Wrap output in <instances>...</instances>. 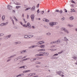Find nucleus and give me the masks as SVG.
I'll return each instance as SVG.
<instances>
[{
	"mask_svg": "<svg viewBox=\"0 0 77 77\" xmlns=\"http://www.w3.org/2000/svg\"><path fill=\"white\" fill-rule=\"evenodd\" d=\"M34 27L33 26H32V29H34Z\"/></svg>",
	"mask_w": 77,
	"mask_h": 77,
	"instance_id": "5fc2aeb1",
	"label": "nucleus"
},
{
	"mask_svg": "<svg viewBox=\"0 0 77 77\" xmlns=\"http://www.w3.org/2000/svg\"><path fill=\"white\" fill-rule=\"evenodd\" d=\"M44 11H43L41 12V14H44Z\"/></svg>",
	"mask_w": 77,
	"mask_h": 77,
	"instance_id": "a19ab883",
	"label": "nucleus"
},
{
	"mask_svg": "<svg viewBox=\"0 0 77 77\" xmlns=\"http://www.w3.org/2000/svg\"><path fill=\"white\" fill-rule=\"evenodd\" d=\"M23 27H26L27 26L26 25H23Z\"/></svg>",
	"mask_w": 77,
	"mask_h": 77,
	"instance_id": "4c0bfd02",
	"label": "nucleus"
},
{
	"mask_svg": "<svg viewBox=\"0 0 77 77\" xmlns=\"http://www.w3.org/2000/svg\"><path fill=\"white\" fill-rule=\"evenodd\" d=\"M11 35H9L8 36V38H10V37H11Z\"/></svg>",
	"mask_w": 77,
	"mask_h": 77,
	"instance_id": "8fccbe9b",
	"label": "nucleus"
},
{
	"mask_svg": "<svg viewBox=\"0 0 77 77\" xmlns=\"http://www.w3.org/2000/svg\"><path fill=\"white\" fill-rule=\"evenodd\" d=\"M60 42V40H58L57 41L55 42V43H56V44H59Z\"/></svg>",
	"mask_w": 77,
	"mask_h": 77,
	"instance_id": "1a4fd4ad",
	"label": "nucleus"
},
{
	"mask_svg": "<svg viewBox=\"0 0 77 77\" xmlns=\"http://www.w3.org/2000/svg\"><path fill=\"white\" fill-rule=\"evenodd\" d=\"M6 24H7V23H1L0 25L1 26H5V25H6Z\"/></svg>",
	"mask_w": 77,
	"mask_h": 77,
	"instance_id": "4468645a",
	"label": "nucleus"
},
{
	"mask_svg": "<svg viewBox=\"0 0 77 77\" xmlns=\"http://www.w3.org/2000/svg\"><path fill=\"white\" fill-rule=\"evenodd\" d=\"M9 60H8L7 61V62H8L9 61Z\"/></svg>",
	"mask_w": 77,
	"mask_h": 77,
	"instance_id": "69168bd1",
	"label": "nucleus"
},
{
	"mask_svg": "<svg viewBox=\"0 0 77 77\" xmlns=\"http://www.w3.org/2000/svg\"><path fill=\"white\" fill-rule=\"evenodd\" d=\"M35 16H34V14H32L31 15V18L32 20V21H33L34 20V17Z\"/></svg>",
	"mask_w": 77,
	"mask_h": 77,
	"instance_id": "39448f33",
	"label": "nucleus"
},
{
	"mask_svg": "<svg viewBox=\"0 0 77 77\" xmlns=\"http://www.w3.org/2000/svg\"><path fill=\"white\" fill-rule=\"evenodd\" d=\"M36 67H39V66H36Z\"/></svg>",
	"mask_w": 77,
	"mask_h": 77,
	"instance_id": "052dcab7",
	"label": "nucleus"
},
{
	"mask_svg": "<svg viewBox=\"0 0 77 77\" xmlns=\"http://www.w3.org/2000/svg\"><path fill=\"white\" fill-rule=\"evenodd\" d=\"M72 3H75V2H74V1H71Z\"/></svg>",
	"mask_w": 77,
	"mask_h": 77,
	"instance_id": "de8ad7c7",
	"label": "nucleus"
},
{
	"mask_svg": "<svg viewBox=\"0 0 77 77\" xmlns=\"http://www.w3.org/2000/svg\"><path fill=\"white\" fill-rule=\"evenodd\" d=\"M23 75H24V74L22 73V74H19L17 76V77H19V76H23Z\"/></svg>",
	"mask_w": 77,
	"mask_h": 77,
	"instance_id": "dca6fc26",
	"label": "nucleus"
},
{
	"mask_svg": "<svg viewBox=\"0 0 77 77\" xmlns=\"http://www.w3.org/2000/svg\"><path fill=\"white\" fill-rule=\"evenodd\" d=\"M45 50V49H40L38 50V51H44Z\"/></svg>",
	"mask_w": 77,
	"mask_h": 77,
	"instance_id": "f8f14e48",
	"label": "nucleus"
},
{
	"mask_svg": "<svg viewBox=\"0 0 77 77\" xmlns=\"http://www.w3.org/2000/svg\"><path fill=\"white\" fill-rule=\"evenodd\" d=\"M53 25H56V24H57V22H52Z\"/></svg>",
	"mask_w": 77,
	"mask_h": 77,
	"instance_id": "412c9836",
	"label": "nucleus"
},
{
	"mask_svg": "<svg viewBox=\"0 0 77 77\" xmlns=\"http://www.w3.org/2000/svg\"><path fill=\"white\" fill-rule=\"evenodd\" d=\"M37 12L38 14H39V12H39V9H38L37 10Z\"/></svg>",
	"mask_w": 77,
	"mask_h": 77,
	"instance_id": "473e14b6",
	"label": "nucleus"
},
{
	"mask_svg": "<svg viewBox=\"0 0 77 77\" xmlns=\"http://www.w3.org/2000/svg\"><path fill=\"white\" fill-rule=\"evenodd\" d=\"M39 4H38L37 5V8L39 7Z\"/></svg>",
	"mask_w": 77,
	"mask_h": 77,
	"instance_id": "37998d69",
	"label": "nucleus"
},
{
	"mask_svg": "<svg viewBox=\"0 0 77 77\" xmlns=\"http://www.w3.org/2000/svg\"><path fill=\"white\" fill-rule=\"evenodd\" d=\"M26 52V51H23L21 52V53H25Z\"/></svg>",
	"mask_w": 77,
	"mask_h": 77,
	"instance_id": "79ce46f5",
	"label": "nucleus"
},
{
	"mask_svg": "<svg viewBox=\"0 0 77 77\" xmlns=\"http://www.w3.org/2000/svg\"><path fill=\"white\" fill-rule=\"evenodd\" d=\"M20 24H21L22 25H23V23H22L21 22H20Z\"/></svg>",
	"mask_w": 77,
	"mask_h": 77,
	"instance_id": "603ef678",
	"label": "nucleus"
},
{
	"mask_svg": "<svg viewBox=\"0 0 77 77\" xmlns=\"http://www.w3.org/2000/svg\"><path fill=\"white\" fill-rule=\"evenodd\" d=\"M48 12H50V11H49V10H48Z\"/></svg>",
	"mask_w": 77,
	"mask_h": 77,
	"instance_id": "e2e57ef3",
	"label": "nucleus"
},
{
	"mask_svg": "<svg viewBox=\"0 0 77 77\" xmlns=\"http://www.w3.org/2000/svg\"><path fill=\"white\" fill-rule=\"evenodd\" d=\"M51 34L50 33H47V35H50Z\"/></svg>",
	"mask_w": 77,
	"mask_h": 77,
	"instance_id": "58836bf2",
	"label": "nucleus"
},
{
	"mask_svg": "<svg viewBox=\"0 0 77 77\" xmlns=\"http://www.w3.org/2000/svg\"><path fill=\"white\" fill-rule=\"evenodd\" d=\"M35 75V73H30L28 75V76H32L33 75Z\"/></svg>",
	"mask_w": 77,
	"mask_h": 77,
	"instance_id": "6e6552de",
	"label": "nucleus"
},
{
	"mask_svg": "<svg viewBox=\"0 0 77 77\" xmlns=\"http://www.w3.org/2000/svg\"><path fill=\"white\" fill-rule=\"evenodd\" d=\"M68 26H69V27H73V25H68Z\"/></svg>",
	"mask_w": 77,
	"mask_h": 77,
	"instance_id": "cd10ccee",
	"label": "nucleus"
},
{
	"mask_svg": "<svg viewBox=\"0 0 77 77\" xmlns=\"http://www.w3.org/2000/svg\"><path fill=\"white\" fill-rule=\"evenodd\" d=\"M57 74H58V75H60V76H62V77H63V76H64V75H63V72L60 71L57 72Z\"/></svg>",
	"mask_w": 77,
	"mask_h": 77,
	"instance_id": "f03ea898",
	"label": "nucleus"
},
{
	"mask_svg": "<svg viewBox=\"0 0 77 77\" xmlns=\"http://www.w3.org/2000/svg\"><path fill=\"white\" fill-rule=\"evenodd\" d=\"M5 15H3L2 17V20H5Z\"/></svg>",
	"mask_w": 77,
	"mask_h": 77,
	"instance_id": "b1692460",
	"label": "nucleus"
},
{
	"mask_svg": "<svg viewBox=\"0 0 77 77\" xmlns=\"http://www.w3.org/2000/svg\"><path fill=\"white\" fill-rule=\"evenodd\" d=\"M20 7H21V6H17L16 8L17 9H18Z\"/></svg>",
	"mask_w": 77,
	"mask_h": 77,
	"instance_id": "2f4dec72",
	"label": "nucleus"
},
{
	"mask_svg": "<svg viewBox=\"0 0 77 77\" xmlns=\"http://www.w3.org/2000/svg\"><path fill=\"white\" fill-rule=\"evenodd\" d=\"M75 64L76 65H77V61H76V63H75Z\"/></svg>",
	"mask_w": 77,
	"mask_h": 77,
	"instance_id": "13d9d810",
	"label": "nucleus"
},
{
	"mask_svg": "<svg viewBox=\"0 0 77 77\" xmlns=\"http://www.w3.org/2000/svg\"><path fill=\"white\" fill-rule=\"evenodd\" d=\"M30 9V8H27L25 9V11H27L28 10H29Z\"/></svg>",
	"mask_w": 77,
	"mask_h": 77,
	"instance_id": "c85d7f7f",
	"label": "nucleus"
},
{
	"mask_svg": "<svg viewBox=\"0 0 77 77\" xmlns=\"http://www.w3.org/2000/svg\"><path fill=\"white\" fill-rule=\"evenodd\" d=\"M26 57H24V58H26Z\"/></svg>",
	"mask_w": 77,
	"mask_h": 77,
	"instance_id": "774afa93",
	"label": "nucleus"
},
{
	"mask_svg": "<svg viewBox=\"0 0 77 77\" xmlns=\"http://www.w3.org/2000/svg\"><path fill=\"white\" fill-rule=\"evenodd\" d=\"M20 42H16V44H20Z\"/></svg>",
	"mask_w": 77,
	"mask_h": 77,
	"instance_id": "ea45409f",
	"label": "nucleus"
},
{
	"mask_svg": "<svg viewBox=\"0 0 77 77\" xmlns=\"http://www.w3.org/2000/svg\"><path fill=\"white\" fill-rule=\"evenodd\" d=\"M73 59L75 60H77V57L74 56L73 57Z\"/></svg>",
	"mask_w": 77,
	"mask_h": 77,
	"instance_id": "393cba45",
	"label": "nucleus"
},
{
	"mask_svg": "<svg viewBox=\"0 0 77 77\" xmlns=\"http://www.w3.org/2000/svg\"><path fill=\"white\" fill-rule=\"evenodd\" d=\"M61 30H63L65 32H66L67 33H69V32L67 30L65 29V28L62 27L61 28Z\"/></svg>",
	"mask_w": 77,
	"mask_h": 77,
	"instance_id": "7ed1b4c3",
	"label": "nucleus"
},
{
	"mask_svg": "<svg viewBox=\"0 0 77 77\" xmlns=\"http://www.w3.org/2000/svg\"><path fill=\"white\" fill-rule=\"evenodd\" d=\"M24 37L25 38H31V37H29V36H28V35H25Z\"/></svg>",
	"mask_w": 77,
	"mask_h": 77,
	"instance_id": "2eb2a0df",
	"label": "nucleus"
},
{
	"mask_svg": "<svg viewBox=\"0 0 77 77\" xmlns=\"http://www.w3.org/2000/svg\"><path fill=\"white\" fill-rule=\"evenodd\" d=\"M35 6H34L32 7L31 10H32V11H33L34 10H35Z\"/></svg>",
	"mask_w": 77,
	"mask_h": 77,
	"instance_id": "a211bd4d",
	"label": "nucleus"
},
{
	"mask_svg": "<svg viewBox=\"0 0 77 77\" xmlns=\"http://www.w3.org/2000/svg\"><path fill=\"white\" fill-rule=\"evenodd\" d=\"M41 58H39V57H37V59H41Z\"/></svg>",
	"mask_w": 77,
	"mask_h": 77,
	"instance_id": "864d4df0",
	"label": "nucleus"
},
{
	"mask_svg": "<svg viewBox=\"0 0 77 77\" xmlns=\"http://www.w3.org/2000/svg\"><path fill=\"white\" fill-rule=\"evenodd\" d=\"M3 34H0V36H3Z\"/></svg>",
	"mask_w": 77,
	"mask_h": 77,
	"instance_id": "a18cd8bd",
	"label": "nucleus"
},
{
	"mask_svg": "<svg viewBox=\"0 0 77 77\" xmlns=\"http://www.w3.org/2000/svg\"><path fill=\"white\" fill-rule=\"evenodd\" d=\"M62 11V10H61L60 11H59V10H56V12H59L60 13V14H62V12H63V11Z\"/></svg>",
	"mask_w": 77,
	"mask_h": 77,
	"instance_id": "423d86ee",
	"label": "nucleus"
},
{
	"mask_svg": "<svg viewBox=\"0 0 77 77\" xmlns=\"http://www.w3.org/2000/svg\"><path fill=\"white\" fill-rule=\"evenodd\" d=\"M43 43H44V42L42 41H40L38 42V44L39 45H41V44H42Z\"/></svg>",
	"mask_w": 77,
	"mask_h": 77,
	"instance_id": "ddd939ff",
	"label": "nucleus"
},
{
	"mask_svg": "<svg viewBox=\"0 0 77 77\" xmlns=\"http://www.w3.org/2000/svg\"><path fill=\"white\" fill-rule=\"evenodd\" d=\"M43 20L44 21H46V22H49V20H48L46 19H43Z\"/></svg>",
	"mask_w": 77,
	"mask_h": 77,
	"instance_id": "9d476101",
	"label": "nucleus"
},
{
	"mask_svg": "<svg viewBox=\"0 0 77 77\" xmlns=\"http://www.w3.org/2000/svg\"><path fill=\"white\" fill-rule=\"evenodd\" d=\"M11 21L13 22V24H14V20H11Z\"/></svg>",
	"mask_w": 77,
	"mask_h": 77,
	"instance_id": "49530a36",
	"label": "nucleus"
},
{
	"mask_svg": "<svg viewBox=\"0 0 77 77\" xmlns=\"http://www.w3.org/2000/svg\"><path fill=\"white\" fill-rule=\"evenodd\" d=\"M64 40L65 41H69V40L67 38H66V37H64Z\"/></svg>",
	"mask_w": 77,
	"mask_h": 77,
	"instance_id": "6ab92c4d",
	"label": "nucleus"
},
{
	"mask_svg": "<svg viewBox=\"0 0 77 77\" xmlns=\"http://www.w3.org/2000/svg\"><path fill=\"white\" fill-rule=\"evenodd\" d=\"M45 46L44 45H42L40 46V48H44Z\"/></svg>",
	"mask_w": 77,
	"mask_h": 77,
	"instance_id": "5701e85b",
	"label": "nucleus"
},
{
	"mask_svg": "<svg viewBox=\"0 0 77 77\" xmlns=\"http://www.w3.org/2000/svg\"><path fill=\"white\" fill-rule=\"evenodd\" d=\"M38 20H41V19H40V18H39L38 19Z\"/></svg>",
	"mask_w": 77,
	"mask_h": 77,
	"instance_id": "0e129e2a",
	"label": "nucleus"
},
{
	"mask_svg": "<svg viewBox=\"0 0 77 77\" xmlns=\"http://www.w3.org/2000/svg\"><path fill=\"white\" fill-rule=\"evenodd\" d=\"M36 60V58L34 59H33V60Z\"/></svg>",
	"mask_w": 77,
	"mask_h": 77,
	"instance_id": "680f3d73",
	"label": "nucleus"
},
{
	"mask_svg": "<svg viewBox=\"0 0 77 77\" xmlns=\"http://www.w3.org/2000/svg\"><path fill=\"white\" fill-rule=\"evenodd\" d=\"M49 25L50 26H53V22H51L49 23Z\"/></svg>",
	"mask_w": 77,
	"mask_h": 77,
	"instance_id": "f3484780",
	"label": "nucleus"
},
{
	"mask_svg": "<svg viewBox=\"0 0 77 77\" xmlns=\"http://www.w3.org/2000/svg\"><path fill=\"white\" fill-rule=\"evenodd\" d=\"M7 8L8 9L11 10V9H12V7L11 5H8L7 6Z\"/></svg>",
	"mask_w": 77,
	"mask_h": 77,
	"instance_id": "0eeeda50",
	"label": "nucleus"
},
{
	"mask_svg": "<svg viewBox=\"0 0 77 77\" xmlns=\"http://www.w3.org/2000/svg\"><path fill=\"white\" fill-rule=\"evenodd\" d=\"M28 18H29V15H27V18L28 19Z\"/></svg>",
	"mask_w": 77,
	"mask_h": 77,
	"instance_id": "4d7b16f0",
	"label": "nucleus"
},
{
	"mask_svg": "<svg viewBox=\"0 0 77 77\" xmlns=\"http://www.w3.org/2000/svg\"><path fill=\"white\" fill-rule=\"evenodd\" d=\"M70 19L71 20H72L74 19V18H73V17H72L70 18Z\"/></svg>",
	"mask_w": 77,
	"mask_h": 77,
	"instance_id": "bb28decb",
	"label": "nucleus"
},
{
	"mask_svg": "<svg viewBox=\"0 0 77 77\" xmlns=\"http://www.w3.org/2000/svg\"><path fill=\"white\" fill-rule=\"evenodd\" d=\"M63 53V51H60V52L58 53V54H61Z\"/></svg>",
	"mask_w": 77,
	"mask_h": 77,
	"instance_id": "c756f323",
	"label": "nucleus"
},
{
	"mask_svg": "<svg viewBox=\"0 0 77 77\" xmlns=\"http://www.w3.org/2000/svg\"><path fill=\"white\" fill-rule=\"evenodd\" d=\"M56 44V43H55V42H51V44Z\"/></svg>",
	"mask_w": 77,
	"mask_h": 77,
	"instance_id": "7c9ffc66",
	"label": "nucleus"
},
{
	"mask_svg": "<svg viewBox=\"0 0 77 77\" xmlns=\"http://www.w3.org/2000/svg\"><path fill=\"white\" fill-rule=\"evenodd\" d=\"M12 12H15V11L14 10H13Z\"/></svg>",
	"mask_w": 77,
	"mask_h": 77,
	"instance_id": "bf43d9fd",
	"label": "nucleus"
},
{
	"mask_svg": "<svg viewBox=\"0 0 77 77\" xmlns=\"http://www.w3.org/2000/svg\"><path fill=\"white\" fill-rule=\"evenodd\" d=\"M24 68V66H21V67H19V68Z\"/></svg>",
	"mask_w": 77,
	"mask_h": 77,
	"instance_id": "c9c22d12",
	"label": "nucleus"
},
{
	"mask_svg": "<svg viewBox=\"0 0 77 77\" xmlns=\"http://www.w3.org/2000/svg\"><path fill=\"white\" fill-rule=\"evenodd\" d=\"M29 71H30V70H26L23 72V73H26V72H29Z\"/></svg>",
	"mask_w": 77,
	"mask_h": 77,
	"instance_id": "aec40b11",
	"label": "nucleus"
},
{
	"mask_svg": "<svg viewBox=\"0 0 77 77\" xmlns=\"http://www.w3.org/2000/svg\"><path fill=\"white\" fill-rule=\"evenodd\" d=\"M44 54L45 56H47L48 55V53H46L43 52H40V54H36L35 56L37 57L38 56H44Z\"/></svg>",
	"mask_w": 77,
	"mask_h": 77,
	"instance_id": "f257e3e1",
	"label": "nucleus"
},
{
	"mask_svg": "<svg viewBox=\"0 0 77 77\" xmlns=\"http://www.w3.org/2000/svg\"><path fill=\"white\" fill-rule=\"evenodd\" d=\"M71 11H70V12H75V11H74V10L73 9H71Z\"/></svg>",
	"mask_w": 77,
	"mask_h": 77,
	"instance_id": "4be33fe9",
	"label": "nucleus"
},
{
	"mask_svg": "<svg viewBox=\"0 0 77 77\" xmlns=\"http://www.w3.org/2000/svg\"><path fill=\"white\" fill-rule=\"evenodd\" d=\"M27 26L29 29L31 28V26L30 25V23H28Z\"/></svg>",
	"mask_w": 77,
	"mask_h": 77,
	"instance_id": "9b49d317",
	"label": "nucleus"
},
{
	"mask_svg": "<svg viewBox=\"0 0 77 77\" xmlns=\"http://www.w3.org/2000/svg\"><path fill=\"white\" fill-rule=\"evenodd\" d=\"M36 47V46H32V47H31L30 48H34V47Z\"/></svg>",
	"mask_w": 77,
	"mask_h": 77,
	"instance_id": "e433bc0d",
	"label": "nucleus"
},
{
	"mask_svg": "<svg viewBox=\"0 0 77 77\" xmlns=\"http://www.w3.org/2000/svg\"><path fill=\"white\" fill-rule=\"evenodd\" d=\"M14 19L15 20V21H17V18H16L14 16Z\"/></svg>",
	"mask_w": 77,
	"mask_h": 77,
	"instance_id": "f704fd0d",
	"label": "nucleus"
},
{
	"mask_svg": "<svg viewBox=\"0 0 77 77\" xmlns=\"http://www.w3.org/2000/svg\"><path fill=\"white\" fill-rule=\"evenodd\" d=\"M23 17H24V14H23Z\"/></svg>",
	"mask_w": 77,
	"mask_h": 77,
	"instance_id": "338daca9",
	"label": "nucleus"
},
{
	"mask_svg": "<svg viewBox=\"0 0 77 77\" xmlns=\"http://www.w3.org/2000/svg\"><path fill=\"white\" fill-rule=\"evenodd\" d=\"M23 20H24V22L25 23H26V21L25 20V19H23Z\"/></svg>",
	"mask_w": 77,
	"mask_h": 77,
	"instance_id": "09e8293b",
	"label": "nucleus"
},
{
	"mask_svg": "<svg viewBox=\"0 0 77 77\" xmlns=\"http://www.w3.org/2000/svg\"><path fill=\"white\" fill-rule=\"evenodd\" d=\"M62 20H64V17L62 18Z\"/></svg>",
	"mask_w": 77,
	"mask_h": 77,
	"instance_id": "6e6d98bb",
	"label": "nucleus"
},
{
	"mask_svg": "<svg viewBox=\"0 0 77 77\" xmlns=\"http://www.w3.org/2000/svg\"><path fill=\"white\" fill-rule=\"evenodd\" d=\"M65 12H67V10H66V9H65Z\"/></svg>",
	"mask_w": 77,
	"mask_h": 77,
	"instance_id": "3c124183",
	"label": "nucleus"
},
{
	"mask_svg": "<svg viewBox=\"0 0 77 77\" xmlns=\"http://www.w3.org/2000/svg\"><path fill=\"white\" fill-rule=\"evenodd\" d=\"M51 51H56V49H51Z\"/></svg>",
	"mask_w": 77,
	"mask_h": 77,
	"instance_id": "72a5a7b5",
	"label": "nucleus"
},
{
	"mask_svg": "<svg viewBox=\"0 0 77 77\" xmlns=\"http://www.w3.org/2000/svg\"><path fill=\"white\" fill-rule=\"evenodd\" d=\"M29 58H26V59H24L23 60H27V59H29Z\"/></svg>",
	"mask_w": 77,
	"mask_h": 77,
	"instance_id": "c03bdc74",
	"label": "nucleus"
},
{
	"mask_svg": "<svg viewBox=\"0 0 77 77\" xmlns=\"http://www.w3.org/2000/svg\"><path fill=\"white\" fill-rule=\"evenodd\" d=\"M16 5H20L21 4L20 3H19L18 2H17L16 3Z\"/></svg>",
	"mask_w": 77,
	"mask_h": 77,
	"instance_id": "a878e982",
	"label": "nucleus"
},
{
	"mask_svg": "<svg viewBox=\"0 0 77 77\" xmlns=\"http://www.w3.org/2000/svg\"><path fill=\"white\" fill-rule=\"evenodd\" d=\"M58 56V54H54L52 57V58L53 59H57V57H54V56Z\"/></svg>",
	"mask_w": 77,
	"mask_h": 77,
	"instance_id": "20e7f679",
	"label": "nucleus"
}]
</instances>
